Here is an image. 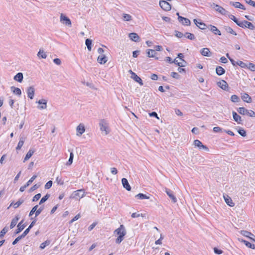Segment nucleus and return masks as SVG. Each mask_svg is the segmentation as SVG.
Masks as SVG:
<instances>
[{
	"mask_svg": "<svg viewBox=\"0 0 255 255\" xmlns=\"http://www.w3.org/2000/svg\"><path fill=\"white\" fill-rule=\"evenodd\" d=\"M171 76L175 79H178L180 77V75L176 72H172L171 73Z\"/></svg>",
	"mask_w": 255,
	"mask_h": 255,
	"instance_id": "nucleus-61",
	"label": "nucleus"
},
{
	"mask_svg": "<svg viewBox=\"0 0 255 255\" xmlns=\"http://www.w3.org/2000/svg\"><path fill=\"white\" fill-rule=\"evenodd\" d=\"M214 252L215 254H216L217 255H221L223 252L222 250L219 249L216 247L214 248Z\"/></svg>",
	"mask_w": 255,
	"mask_h": 255,
	"instance_id": "nucleus-58",
	"label": "nucleus"
},
{
	"mask_svg": "<svg viewBox=\"0 0 255 255\" xmlns=\"http://www.w3.org/2000/svg\"><path fill=\"white\" fill-rule=\"evenodd\" d=\"M194 144L195 146L198 147L200 149L208 151L209 148L198 139H196L194 141Z\"/></svg>",
	"mask_w": 255,
	"mask_h": 255,
	"instance_id": "nucleus-7",
	"label": "nucleus"
},
{
	"mask_svg": "<svg viewBox=\"0 0 255 255\" xmlns=\"http://www.w3.org/2000/svg\"><path fill=\"white\" fill-rule=\"evenodd\" d=\"M213 130L215 132H219L222 131V128L219 127H215Z\"/></svg>",
	"mask_w": 255,
	"mask_h": 255,
	"instance_id": "nucleus-62",
	"label": "nucleus"
},
{
	"mask_svg": "<svg viewBox=\"0 0 255 255\" xmlns=\"http://www.w3.org/2000/svg\"><path fill=\"white\" fill-rule=\"evenodd\" d=\"M237 111L238 113H239L240 114L243 115H247L248 113H249V110H247L244 107H240L237 109Z\"/></svg>",
	"mask_w": 255,
	"mask_h": 255,
	"instance_id": "nucleus-34",
	"label": "nucleus"
},
{
	"mask_svg": "<svg viewBox=\"0 0 255 255\" xmlns=\"http://www.w3.org/2000/svg\"><path fill=\"white\" fill-rule=\"evenodd\" d=\"M165 191L167 194V195L169 197V198L171 199L172 202L173 203H175L177 202V199L175 195H174V193L172 190L168 188H165Z\"/></svg>",
	"mask_w": 255,
	"mask_h": 255,
	"instance_id": "nucleus-10",
	"label": "nucleus"
},
{
	"mask_svg": "<svg viewBox=\"0 0 255 255\" xmlns=\"http://www.w3.org/2000/svg\"><path fill=\"white\" fill-rule=\"evenodd\" d=\"M19 219V217L18 215L15 216V217L12 219L10 225V229H12L15 226Z\"/></svg>",
	"mask_w": 255,
	"mask_h": 255,
	"instance_id": "nucleus-29",
	"label": "nucleus"
},
{
	"mask_svg": "<svg viewBox=\"0 0 255 255\" xmlns=\"http://www.w3.org/2000/svg\"><path fill=\"white\" fill-rule=\"evenodd\" d=\"M98 62L101 64H104L108 61L107 57L104 54L99 55L97 58Z\"/></svg>",
	"mask_w": 255,
	"mask_h": 255,
	"instance_id": "nucleus-17",
	"label": "nucleus"
},
{
	"mask_svg": "<svg viewBox=\"0 0 255 255\" xmlns=\"http://www.w3.org/2000/svg\"><path fill=\"white\" fill-rule=\"evenodd\" d=\"M77 130V135L80 136L85 131V128L84 126L80 124L76 128Z\"/></svg>",
	"mask_w": 255,
	"mask_h": 255,
	"instance_id": "nucleus-16",
	"label": "nucleus"
},
{
	"mask_svg": "<svg viewBox=\"0 0 255 255\" xmlns=\"http://www.w3.org/2000/svg\"><path fill=\"white\" fill-rule=\"evenodd\" d=\"M49 244H50V241L47 240V241L44 242L43 243H41L40 245L39 248L41 249H44L47 246L49 245Z\"/></svg>",
	"mask_w": 255,
	"mask_h": 255,
	"instance_id": "nucleus-48",
	"label": "nucleus"
},
{
	"mask_svg": "<svg viewBox=\"0 0 255 255\" xmlns=\"http://www.w3.org/2000/svg\"><path fill=\"white\" fill-rule=\"evenodd\" d=\"M52 185V181L51 180H49L46 183L44 187L46 189H48L51 187Z\"/></svg>",
	"mask_w": 255,
	"mask_h": 255,
	"instance_id": "nucleus-55",
	"label": "nucleus"
},
{
	"mask_svg": "<svg viewBox=\"0 0 255 255\" xmlns=\"http://www.w3.org/2000/svg\"><path fill=\"white\" fill-rule=\"evenodd\" d=\"M38 205H37L34 206L32 208V209L31 210V211H30L29 214V217L32 216L34 213H35V214L36 215V209L38 208Z\"/></svg>",
	"mask_w": 255,
	"mask_h": 255,
	"instance_id": "nucleus-47",
	"label": "nucleus"
},
{
	"mask_svg": "<svg viewBox=\"0 0 255 255\" xmlns=\"http://www.w3.org/2000/svg\"><path fill=\"white\" fill-rule=\"evenodd\" d=\"M159 5L165 10H170L171 8V5L165 0H160Z\"/></svg>",
	"mask_w": 255,
	"mask_h": 255,
	"instance_id": "nucleus-8",
	"label": "nucleus"
},
{
	"mask_svg": "<svg viewBox=\"0 0 255 255\" xmlns=\"http://www.w3.org/2000/svg\"><path fill=\"white\" fill-rule=\"evenodd\" d=\"M245 1L248 4L255 7V1L252 0H245Z\"/></svg>",
	"mask_w": 255,
	"mask_h": 255,
	"instance_id": "nucleus-60",
	"label": "nucleus"
},
{
	"mask_svg": "<svg viewBox=\"0 0 255 255\" xmlns=\"http://www.w3.org/2000/svg\"><path fill=\"white\" fill-rule=\"evenodd\" d=\"M216 74L219 76H221L225 74V70L221 66H218L216 68Z\"/></svg>",
	"mask_w": 255,
	"mask_h": 255,
	"instance_id": "nucleus-26",
	"label": "nucleus"
},
{
	"mask_svg": "<svg viewBox=\"0 0 255 255\" xmlns=\"http://www.w3.org/2000/svg\"><path fill=\"white\" fill-rule=\"evenodd\" d=\"M41 194L40 193H38L37 194H36L32 198V201L33 202H35V201H36L37 200H38L41 197Z\"/></svg>",
	"mask_w": 255,
	"mask_h": 255,
	"instance_id": "nucleus-57",
	"label": "nucleus"
},
{
	"mask_svg": "<svg viewBox=\"0 0 255 255\" xmlns=\"http://www.w3.org/2000/svg\"><path fill=\"white\" fill-rule=\"evenodd\" d=\"M240 241L241 242L244 243L247 247L255 250V245L252 244L251 243H250L245 240H243V239H242L241 240H240Z\"/></svg>",
	"mask_w": 255,
	"mask_h": 255,
	"instance_id": "nucleus-32",
	"label": "nucleus"
},
{
	"mask_svg": "<svg viewBox=\"0 0 255 255\" xmlns=\"http://www.w3.org/2000/svg\"><path fill=\"white\" fill-rule=\"evenodd\" d=\"M27 96L30 99H33L34 96L35 89L33 86L28 87L27 89Z\"/></svg>",
	"mask_w": 255,
	"mask_h": 255,
	"instance_id": "nucleus-12",
	"label": "nucleus"
},
{
	"mask_svg": "<svg viewBox=\"0 0 255 255\" xmlns=\"http://www.w3.org/2000/svg\"><path fill=\"white\" fill-rule=\"evenodd\" d=\"M60 21L63 24L69 27H71L72 26L71 20L63 13H61L60 15Z\"/></svg>",
	"mask_w": 255,
	"mask_h": 255,
	"instance_id": "nucleus-3",
	"label": "nucleus"
},
{
	"mask_svg": "<svg viewBox=\"0 0 255 255\" xmlns=\"http://www.w3.org/2000/svg\"><path fill=\"white\" fill-rule=\"evenodd\" d=\"M231 100L232 102L234 103H238L240 101V99L238 96L236 95H233L231 97Z\"/></svg>",
	"mask_w": 255,
	"mask_h": 255,
	"instance_id": "nucleus-43",
	"label": "nucleus"
},
{
	"mask_svg": "<svg viewBox=\"0 0 255 255\" xmlns=\"http://www.w3.org/2000/svg\"><path fill=\"white\" fill-rule=\"evenodd\" d=\"M128 36L131 40L134 42L139 41V37L136 33H130L129 34Z\"/></svg>",
	"mask_w": 255,
	"mask_h": 255,
	"instance_id": "nucleus-25",
	"label": "nucleus"
},
{
	"mask_svg": "<svg viewBox=\"0 0 255 255\" xmlns=\"http://www.w3.org/2000/svg\"><path fill=\"white\" fill-rule=\"evenodd\" d=\"M24 202V200L20 199L18 200V201H17L16 203H13V202L11 203L9 206H13V208L16 209L18 208L20 205H21Z\"/></svg>",
	"mask_w": 255,
	"mask_h": 255,
	"instance_id": "nucleus-33",
	"label": "nucleus"
},
{
	"mask_svg": "<svg viewBox=\"0 0 255 255\" xmlns=\"http://www.w3.org/2000/svg\"><path fill=\"white\" fill-rule=\"evenodd\" d=\"M23 220H22L17 225V229L15 231V234H17L21 232L26 227V225L23 224Z\"/></svg>",
	"mask_w": 255,
	"mask_h": 255,
	"instance_id": "nucleus-13",
	"label": "nucleus"
},
{
	"mask_svg": "<svg viewBox=\"0 0 255 255\" xmlns=\"http://www.w3.org/2000/svg\"><path fill=\"white\" fill-rule=\"evenodd\" d=\"M147 54L148 57H154L156 54V52L153 49H148Z\"/></svg>",
	"mask_w": 255,
	"mask_h": 255,
	"instance_id": "nucleus-38",
	"label": "nucleus"
},
{
	"mask_svg": "<svg viewBox=\"0 0 255 255\" xmlns=\"http://www.w3.org/2000/svg\"><path fill=\"white\" fill-rule=\"evenodd\" d=\"M85 190L84 189H79L74 191L70 195V198L79 200L85 196Z\"/></svg>",
	"mask_w": 255,
	"mask_h": 255,
	"instance_id": "nucleus-2",
	"label": "nucleus"
},
{
	"mask_svg": "<svg viewBox=\"0 0 255 255\" xmlns=\"http://www.w3.org/2000/svg\"><path fill=\"white\" fill-rule=\"evenodd\" d=\"M182 24L184 25L188 26V25H190L191 22H190V20L188 18L185 17L183 21L182 22Z\"/></svg>",
	"mask_w": 255,
	"mask_h": 255,
	"instance_id": "nucleus-53",
	"label": "nucleus"
},
{
	"mask_svg": "<svg viewBox=\"0 0 255 255\" xmlns=\"http://www.w3.org/2000/svg\"><path fill=\"white\" fill-rule=\"evenodd\" d=\"M242 100L248 103H251L252 101L251 97L247 93H244L242 96Z\"/></svg>",
	"mask_w": 255,
	"mask_h": 255,
	"instance_id": "nucleus-28",
	"label": "nucleus"
},
{
	"mask_svg": "<svg viewBox=\"0 0 255 255\" xmlns=\"http://www.w3.org/2000/svg\"><path fill=\"white\" fill-rule=\"evenodd\" d=\"M39 187V185H37V184H35L33 186H32L29 189V192H33V191H34L35 190L37 189V188H38Z\"/></svg>",
	"mask_w": 255,
	"mask_h": 255,
	"instance_id": "nucleus-64",
	"label": "nucleus"
},
{
	"mask_svg": "<svg viewBox=\"0 0 255 255\" xmlns=\"http://www.w3.org/2000/svg\"><path fill=\"white\" fill-rule=\"evenodd\" d=\"M50 195L49 194H46L45 196H44L40 200L39 203V205H41L42 204H43V203H44L45 202H46L48 199V198H49Z\"/></svg>",
	"mask_w": 255,
	"mask_h": 255,
	"instance_id": "nucleus-40",
	"label": "nucleus"
},
{
	"mask_svg": "<svg viewBox=\"0 0 255 255\" xmlns=\"http://www.w3.org/2000/svg\"><path fill=\"white\" fill-rule=\"evenodd\" d=\"M241 234L243 236L249 238L250 240L255 242V236L252 233L248 232L247 231L243 230L241 231Z\"/></svg>",
	"mask_w": 255,
	"mask_h": 255,
	"instance_id": "nucleus-9",
	"label": "nucleus"
},
{
	"mask_svg": "<svg viewBox=\"0 0 255 255\" xmlns=\"http://www.w3.org/2000/svg\"><path fill=\"white\" fill-rule=\"evenodd\" d=\"M37 103L39 105H42L41 106L38 107V108L39 109L42 110V109H46V108H47V100H46L45 99H41V100H39L37 102Z\"/></svg>",
	"mask_w": 255,
	"mask_h": 255,
	"instance_id": "nucleus-23",
	"label": "nucleus"
},
{
	"mask_svg": "<svg viewBox=\"0 0 255 255\" xmlns=\"http://www.w3.org/2000/svg\"><path fill=\"white\" fill-rule=\"evenodd\" d=\"M30 230L28 228L23 232V233L20 235L22 238H24L29 232Z\"/></svg>",
	"mask_w": 255,
	"mask_h": 255,
	"instance_id": "nucleus-59",
	"label": "nucleus"
},
{
	"mask_svg": "<svg viewBox=\"0 0 255 255\" xmlns=\"http://www.w3.org/2000/svg\"><path fill=\"white\" fill-rule=\"evenodd\" d=\"M24 141V138L23 137H20L19 141L18 143V144L17 145V147H16V150H19L21 148V147L23 145Z\"/></svg>",
	"mask_w": 255,
	"mask_h": 255,
	"instance_id": "nucleus-42",
	"label": "nucleus"
},
{
	"mask_svg": "<svg viewBox=\"0 0 255 255\" xmlns=\"http://www.w3.org/2000/svg\"><path fill=\"white\" fill-rule=\"evenodd\" d=\"M114 234L118 235V237L116 239V244H120L124 240V237L127 234L124 225H121L120 227L114 231Z\"/></svg>",
	"mask_w": 255,
	"mask_h": 255,
	"instance_id": "nucleus-1",
	"label": "nucleus"
},
{
	"mask_svg": "<svg viewBox=\"0 0 255 255\" xmlns=\"http://www.w3.org/2000/svg\"><path fill=\"white\" fill-rule=\"evenodd\" d=\"M232 114L234 120L239 124H242V120L241 117L235 111L232 112Z\"/></svg>",
	"mask_w": 255,
	"mask_h": 255,
	"instance_id": "nucleus-20",
	"label": "nucleus"
},
{
	"mask_svg": "<svg viewBox=\"0 0 255 255\" xmlns=\"http://www.w3.org/2000/svg\"><path fill=\"white\" fill-rule=\"evenodd\" d=\"M37 177V175H34L31 178L26 182V185L28 187Z\"/></svg>",
	"mask_w": 255,
	"mask_h": 255,
	"instance_id": "nucleus-50",
	"label": "nucleus"
},
{
	"mask_svg": "<svg viewBox=\"0 0 255 255\" xmlns=\"http://www.w3.org/2000/svg\"><path fill=\"white\" fill-rule=\"evenodd\" d=\"M135 197L138 199L143 200V199H148L149 198V197L147 196L146 194H144L143 193H139L135 196Z\"/></svg>",
	"mask_w": 255,
	"mask_h": 255,
	"instance_id": "nucleus-35",
	"label": "nucleus"
},
{
	"mask_svg": "<svg viewBox=\"0 0 255 255\" xmlns=\"http://www.w3.org/2000/svg\"><path fill=\"white\" fill-rule=\"evenodd\" d=\"M14 80L21 83L23 81V74L21 72L17 73L14 77Z\"/></svg>",
	"mask_w": 255,
	"mask_h": 255,
	"instance_id": "nucleus-27",
	"label": "nucleus"
},
{
	"mask_svg": "<svg viewBox=\"0 0 255 255\" xmlns=\"http://www.w3.org/2000/svg\"><path fill=\"white\" fill-rule=\"evenodd\" d=\"M230 4L233 6H234L236 8H239L243 10H245L246 8L242 3L239 2H234L230 1Z\"/></svg>",
	"mask_w": 255,
	"mask_h": 255,
	"instance_id": "nucleus-24",
	"label": "nucleus"
},
{
	"mask_svg": "<svg viewBox=\"0 0 255 255\" xmlns=\"http://www.w3.org/2000/svg\"><path fill=\"white\" fill-rule=\"evenodd\" d=\"M39 58L45 59L47 57L46 53L43 49H40L37 54Z\"/></svg>",
	"mask_w": 255,
	"mask_h": 255,
	"instance_id": "nucleus-30",
	"label": "nucleus"
},
{
	"mask_svg": "<svg viewBox=\"0 0 255 255\" xmlns=\"http://www.w3.org/2000/svg\"><path fill=\"white\" fill-rule=\"evenodd\" d=\"M44 209V206H40L38 209H36V216L35 217H37L43 210Z\"/></svg>",
	"mask_w": 255,
	"mask_h": 255,
	"instance_id": "nucleus-54",
	"label": "nucleus"
},
{
	"mask_svg": "<svg viewBox=\"0 0 255 255\" xmlns=\"http://www.w3.org/2000/svg\"><path fill=\"white\" fill-rule=\"evenodd\" d=\"M56 181L58 184L62 185L64 184V182L62 179L61 177L58 176L56 179Z\"/></svg>",
	"mask_w": 255,
	"mask_h": 255,
	"instance_id": "nucleus-56",
	"label": "nucleus"
},
{
	"mask_svg": "<svg viewBox=\"0 0 255 255\" xmlns=\"http://www.w3.org/2000/svg\"><path fill=\"white\" fill-rule=\"evenodd\" d=\"M217 85L223 90L228 91L229 90V88L228 86V84L225 80H222L221 81H220L217 83Z\"/></svg>",
	"mask_w": 255,
	"mask_h": 255,
	"instance_id": "nucleus-11",
	"label": "nucleus"
},
{
	"mask_svg": "<svg viewBox=\"0 0 255 255\" xmlns=\"http://www.w3.org/2000/svg\"><path fill=\"white\" fill-rule=\"evenodd\" d=\"M131 73V77L132 79L136 82L138 83L140 85L142 86L143 85L141 79L137 76L135 73L133 72L131 70L129 71Z\"/></svg>",
	"mask_w": 255,
	"mask_h": 255,
	"instance_id": "nucleus-14",
	"label": "nucleus"
},
{
	"mask_svg": "<svg viewBox=\"0 0 255 255\" xmlns=\"http://www.w3.org/2000/svg\"><path fill=\"white\" fill-rule=\"evenodd\" d=\"M184 36H185L187 38L192 40H194L196 38L193 34L189 32H186L184 35Z\"/></svg>",
	"mask_w": 255,
	"mask_h": 255,
	"instance_id": "nucleus-41",
	"label": "nucleus"
},
{
	"mask_svg": "<svg viewBox=\"0 0 255 255\" xmlns=\"http://www.w3.org/2000/svg\"><path fill=\"white\" fill-rule=\"evenodd\" d=\"M224 198L228 205L230 207H234L235 206V203L233 202L231 198L228 195L224 196Z\"/></svg>",
	"mask_w": 255,
	"mask_h": 255,
	"instance_id": "nucleus-22",
	"label": "nucleus"
},
{
	"mask_svg": "<svg viewBox=\"0 0 255 255\" xmlns=\"http://www.w3.org/2000/svg\"><path fill=\"white\" fill-rule=\"evenodd\" d=\"M238 132L239 134H240L241 136H242L243 137L246 136L247 135L246 130L243 128L239 129L238 130Z\"/></svg>",
	"mask_w": 255,
	"mask_h": 255,
	"instance_id": "nucleus-52",
	"label": "nucleus"
},
{
	"mask_svg": "<svg viewBox=\"0 0 255 255\" xmlns=\"http://www.w3.org/2000/svg\"><path fill=\"white\" fill-rule=\"evenodd\" d=\"M201 54L204 56L210 57L212 53L208 48H204L201 50Z\"/></svg>",
	"mask_w": 255,
	"mask_h": 255,
	"instance_id": "nucleus-21",
	"label": "nucleus"
},
{
	"mask_svg": "<svg viewBox=\"0 0 255 255\" xmlns=\"http://www.w3.org/2000/svg\"><path fill=\"white\" fill-rule=\"evenodd\" d=\"M240 27L243 28H249L250 30H255V26L254 25L253 23L251 22L247 21V20H243L242 21L240 25Z\"/></svg>",
	"mask_w": 255,
	"mask_h": 255,
	"instance_id": "nucleus-5",
	"label": "nucleus"
},
{
	"mask_svg": "<svg viewBox=\"0 0 255 255\" xmlns=\"http://www.w3.org/2000/svg\"><path fill=\"white\" fill-rule=\"evenodd\" d=\"M8 232V228L7 227L3 228L0 232V238L4 237V235Z\"/></svg>",
	"mask_w": 255,
	"mask_h": 255,
	"instance_id": "nucleus-46",
	"label": "nucleus"
},
{
	"mask_svg": "<svg viewBox=\"0 0 255 255\" xmlns=\"http://www.w3.org/2000/svg\"><path fill=\"white\" fill-rule=\"evenodd\" d=\"M175 35L178 38H181L184 36L183 34L181 32L177 30L175 31Z\"/></svg>",
	"mask_w": 255,
	"mask_h": 255,
	"instance_id": "nucleus-63",
	"label": "nucleus"
},
{
	"mask_svg": "<svg viewBox=\"0 0 255 255\" xmlns=\"http://www.w3.org/2000/svg\"><path fill=\"white\" fill-rule=\"evenodd\" d=\"M208 28L215 34L221 35V31L217 28V27L212 25H209Z\"/></svg>",
	"mask_w": 255,
	"mask_h": 255,
	"instance_id": "nucleus-19",
	"label": "nucleus"
},
{
	"mask_svg": "<svg viewBox=\"0 0 255 255\" xmlns=\"http://www.w3.org/2000/svg\"><path fill=\"white\" fill-rule=\"evenodd\" d=\"M193 21L194 23L196 24V25L200 29L204 30L206 29L207 25L204 23L202 22L201 20H200V21H198L197 19H194L193 20Z\"/></svg>",
	"mask_w": 255,
	"mask_h": 255,
	"instance_id": "nucleus-15",
	"label": "nucleus"
},
{
	"mask_svg": "<svg viewBox=\"0 0 255 255\" xmlns=\"http://www.w3.org/2000/svg\"><path fill=\"white\" fill-rule=\"evenodd\" d=\"M11 90L12 91L13 94L18 95L20 96L21 95V90L18 88H16L14 86H12L10 88Z\"/></svg>",
	"mask_w": 255,
	"mask_h": 255,
	"instance_id": "nucleus-31",
	"label": "nucleus"
},
{
	"mask_svg": "<svg viewBox=\"0 0 255 255\" xmlns=\"http://www.w3.org/2000/svg\"><path fill=\"white\" fill-rule=\"evenodd\" d=\"M100 129L102 131L105 132V134L107 135L109 133L108 124L104 120H101L99 123Z\"/></svg>",
	"mask_w": 255,
	"mask_h": 255,
	"instance_id": "nucleus-4",
	"label": "nucleus"
},
{
	"mask_svg": "<svg viewBox=\"0 0 255 255\" xmlns=\"http://www.w3.org/2000/svg\"><path fill=\"white\" fill-rule=\"evenodd\" d=\"M92 41L90 39H87L85 41V44L87 47L88 50L91 51L92 49Z\"/></svg>",
	"mask_w": 255,
	"mask_h": 255,
	"instance_id": "nucleus-39",
	"label": "nucleus"
},
{
	"mask_svg": "<svg viewBox=\"0 0 255 255\" xmlns=\"http://www.w3.org/2000/svg\"><path fill=\"white\" fill-rule=\"evenodd\" d=\"M247 68H248L251 71L254 72L255 71V64L253 63L249 62V64H247Z\"/></svg>",
	"mask_w": 255,
	"mask_h": 255,
	"instance_id": "nucleus-45",
	"label": "nucleus"
},
{
	"mask_svg": "<svg viewBox=\"0 0 255 255\" xmlns=\"http://www.w3.org/2000/svg\"><path fill=\"white\" fill-rule=\"evenodd\" d=\"M34 152V151L33 149H30L28 152L27 153L24 159H29L33 155Z\"/></svg>",
	"mask_w": 255,
	"mask_h": 255,
	"instance_id": "nucleus-44",
	"label": "nucleus"
},
{
	"mask_svg": "<svg viewBox=\"0 0 255 255\" xmlns=\"http://www.w3.org/2000/svg\"><path fill=\"white\" fill-rule=\"evenodd\" d=\"M123 18L125 21H130L131 20V16L128 14H126V13L124 14Z\"/></svg>",
	"mask_w": 255,
	"mask_h": 255,
	"instance_id": "nucleus-51",
	"label": "nucleus"
},
{
	"mask_svg": "<svg viewBox=\"0 0 255 255\" xmlns=\"http://www.w3.org/2000/svg\"><path fill=\"white\" fill-rule=\"evenodd\" d=\"M212 6L217 11H218L220 13L224 15L227 14L228 11L221 6L218 4H215L214 3H213Z\"/></svg>",
	"mask_w": 255,
	"mask_h": 255,
	"instance_id": "nucleus-6",
	"label": "nucleus"
},
{
	"mask_svg": "<svg viewBox=\"0 0 255 255\" xmlns=\"http://www.w3.org/2000/svg\"><path fill=\"white\" fill-rule=\"evenodd\" d=\"M122 183L123 187L128 191L131 190V187L128 183V180L125 178H123L122 179Z\"/></svg>",
	"mask_w": 255,
	"mask_h": 255,
	"instance_id": "nucleus-18",
	"label": "nucleus"
},
{
	"mask_svg": "<svg viewBox=\"0 0 255 255\" xmlns=\"http://www.w3.org/2000/svg\"><path fill=\"white\" fill-rule=\"evenodd\" d=\"M229 16L231 19L234 21L239 26H240L242 21L238 20V19L233 15L231 14Z\"/></svg>",
	"mask_w": 255,
	"mask_h": 255,
	"instance_id": "nucleus-37",
	"label": "nucleus"
},
{
	"mask_svg": "<svg viewBox=\"0 0 255 255\" xmlns=\"http://www.w3.org/2000/svg\"><path fill=\"white\" fill-rule=\"evenodd\" d=\"M224 28L227 32L232 34L234 35H237V33L231 27L229 26H225Z\"/></svg>",
	"mask_w": 255,
	"mask_h": 255,
	"instance_id": "nucleus-36",
	"label": "nucleus"
},
{
	"mask_svg": "<svg viewBox=\"0 0 255 255\" xmlns=\"http://www.w3.org/2000/svg\"><path fill=\"white\" fill-rule=\"evenodd\" d=\"M237 65L240 66L241 68H246L247 67V64L241 61H239L236 62Z\"/></svg>",
	"mask_w": 255,
	"mask_h": 255,
	"instance_id": "nucleus-49",
	"label": "nucleus"
}]
</instances>
